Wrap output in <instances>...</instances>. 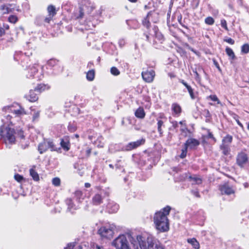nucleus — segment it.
Wrapping results in <instances>:
<instances>
[{"instance_id":"16","label":"nucleus","mask_w":249,"mask_h":249,"mask_svg":"<svg viewBox=\"0 0 249 249\" xmlns=\"http://www.w3.org/2000/svg\"><path fill=\"white\" fill-rule=\"evenodd\" d=\"M35 90H30L29 93L25 95V98L31 102H34L38 100V96L35 93Z\"/></svg>"},{"instance_id":"23","label":"nucleus","mask_w":249,"mask_h":249,"mask_svg":"<svg viewBox=\"0 0 249 249\" xmlns=\"http://www.w3.org/2000/svg\"><path fill=\"white\" fill-rule=\"evenodd\" d=\"M180 130L181 133L185 137L188 136H191L193 135V132L187 128L186 125H185L184 126H182Z\"/></svg>"},{"instance_id":"1","label":"nucleus","mask_w":249,"mask_h":249,"mask_svg":"<svg viewBox=\"0 0 249 249\" xmlns=\"http://www.w3.org/2000/svg\"><path fill=\"white\" fill-rule=\"evenodd\" d=\"M171 210L170 206H166L162 209V211L157 212L154 217V222L156 228L160 232L167 231L169 229V220L167 216Z\"/></svg>"},{"instance_id":"58","label":"nucleus","mask_w":249,"mask_h":249,"mask_svg":"<svg viewBox=\"0 0 249 249\" xmlns=\"http://www.w3.org/2000/svg\"><path fill=\"white\" fill-rule=\"evenodd\" d=\"M94 249H105L103 246H100L98 245H96L95 246L93 247Z\"/></svg>"},{"instance_id":"48","label":"nucleus","mask_w":249,"mask_h":249,"mask_svg":"<svg viewBox=\"0 0 249 249\" xmlns=\"http://www.w3.org/2000/svg\"><path fill=\"white\" fill-rule=\"evenodd\" d=\"M14 178H15V180H16L17 181H18L19 182H21L23 179V176H22L18 174L15 175Z\"/></svg>"},{"instance_id":"57","label":"nucleus","mask_w":249,"mask_h":249,"mask_svg":"<svg viewBox=\"0 0 249 249\" xmlns=\"http://www.w3.org/2000/svg\"><path fill=\"white\" fill-rule=\"evenodd\" d=\"M192 193L196 197H199L200 196L197 191L193 190L192 191Z\"/></svg>"},{"instance_id":"9","label":"nucleus","mask_w":249,"mask_h":249,"mask_svg":"<svg viewBox=\"0 0 249 249\" xmlns=\"http://www.w3.org/2000/svg\"><path fill=\"white\" fill-rule=\"evenodd\" d=\"M219 189L222 195H230L234 193V191L228 183H224L219 186Z\"/></svg>"},{"instance_id":"40","label":"nucleus","mask_w":249,"mask_h":249,"mask_svg":"<svg viewBox=\"0 0 249 249\" xmlns=\"http://www.w3.org/2000/svg\"><path fill=\"white\" fill-rule=\"evenodd\" d=\"M110 72L112 75L117 76L120 74V72L119 70L115 67H113L110 69Z\"/></svg>"},{"instance_id":"14","label":"nucleus","mask_w":249,"mask_h":249,"mask_svg":"<svg viewBox=\"0 0 249 249\" xmlns=\"http://www.w3.org/2000/svg\"><path fill=\"white\" fill-rule=\"evenodd\" d=\"M179 82L182 84L187 89L192 99H195L196 97L194 93V89L183 79H179Z\"/></svg>"},{"instance_id":"12","label":"nucleus","mask_w":249,"mask_h":249,"mask_svg":"<svg viewBox=\"0 0 249 249\" xmlns=\"http://www.w3.org/2000/svg\"><path fill=\"white\" fill-rule=\"evenodd\" d=\"M193 71L195 73V78L196 80L200 83L201 82V77L200 76V73H205L204 70L200 66H198L195 68L193 69Z\"/></svg>"},{"instance_id":"11","label":"nucleus","mask_w":249,"mask_h":249,"mask_svg":"<svg viewBox=\"0 0 249 249\" xmlns=\"http://www.w3.org/2000/svg\"><path fill=\"white\" fill-rule=\"evenodd\" d=\"M199 144L200 142L194 138H190L186 141L184 143V145L188 148L194 149H195L196 146L199 145Z\"/></svg>"},{"instance_id":"41","label":"nucleus","mask_w":249,"mask_h":249,"mask_svg":"<svg viewBox=\"0 0 249 249\" xmlns=\"http://www.w3.org/2000/svg\"><path fill=\"white\" fill-rule=\"evenodd\" d=\"M68 130L71 132H74L76 130V125L74 123H72V124L70 123L68 126Z\"/></svg>"},{"instance_id":"21","label":"nucleus","mask_w":249,"mask_h":249,"mask_svg":"<svg viewBox=\"0 0 249 249\" xmlns=\"http://www.w3.org/2000/svg\"><path fill=\"white\" fill-rule=\"evenodd\" d=\"M220 148L224 155L227 156L230 154L231 151L230 145L222 143L220 146Z\"/></svg>"},{"instance_id":"61","label":"nucleus","mask_w":249,"mask_h":249,"mask_svg":"<svg viewBox=\"0 0 249 249\" xmlns=\"http://www.w3.org/2000/svg\"><path fill=\"white\" fill-rule=\"evenodd\" d=\"M178 123L180 124H181L182 125V126H184L185 125H186L185 124V121H180Z\"/></svg>"},{"instance_id":"7","label":"nucleus","mask_w":249,"mask_h":249,"mask_svg":"<svg viewBox=\"0 0 249 249\" xmlns=\"http://www.w3.org/2000/svg\"><path fill=\"white\" fill-rule=\"evenodd\" d=\"M248 157L247 154L241 152L236 156V163L240 167H243L248 161Z\"/></svg>"},{"instance_id":"51","label":"nucleus","mask_w":249,"mask_h":249,"mask_svg":"<svg viewBox=\"0 0 249 249\" xmlns=\"http://www.w3.org/2000/svg\"><path fill=\"white\" fill-rule=\"evenodd\" d=\"M221 25L223 28H224L227 31L228 30V28L227 26V22L225 19H222L221 20Z\"/></svg>"},{"instance_id":"10","label":"nucleus","mask_w":249,"mask_h":249,"mask_svg":"<svg viewBox=\"0 0 249 249\" xmlns=\"http://www.w3.org/2000/svg\"><path fill=\"white\" fill-rule=\"evenodd\" d=\"M143 79L147 83L152 82L155 76V71L153 70L146 71L142 72Z\"/></svg>"},{"instance_id":"35","label":"nucleus","mask_w":249,"mask_h":249,"mask_svg":"<svg viewBox=\"0 0 249 249\" xmlns=\"http://www.w3.org/2000/svg\"><path fill=\"white\" fill-rule=\"evenodd\" d=\"M74 196H75L76 199L78 201H80L81 199H83V198H84L83 194L82 192L80 191H75V193H74Z\"/></svg>"},{"instance_id":"33","label":"nucleus","mask_w":249,"mask_h":249,"mask_svg":"<svg viewBox=\"0 0 249 249\" xmlns=\"http://www.w3.org/2000/svg\"><path fill=\"white\" fill-rule=\"evenodd\" d=\"M48 148H50L51 151H57L58 149H60V148H57L56 145L54 144L53 142L51 140H48Z\"/></svg>"},{"instance_id":"25","label":"nucleus","mask_w":249,"mask_h":249,"mask_svg":"<svg viewBox=\"0 0 249 249\" xmlns=\"http://www.w3.org/2000/svg\"><path fill=\"white\" fill-rule=\"evenodd\" d=\"M8 109L12 113H14L17 116H19L21 114H25L24 109L23 108L20 107V109L17 110H13L11 107H8Z\"/></svg>"},{"instance_id":"31","label":"nucleus","mask_w":249,"mask_h":249,"mask_svg":"<svg viewBox=\"0 0 249 249\" xmlns=\"http://www.w3.org/2000/svg\"><path fill=\"white\" fill-rule=\"evenodd\" d=\"M30 174L34 180L38 181L39 179L38 174L34 169L30 170Z\"/></svg>"},{"instance_id":"59","label":"nucleus","mask_w":249,"mask_h":249,"mask_svg":"<svg viewBox=\"0 0 249 249\" xmlns=\"http://www.w3.org/2000/svg\"><path fill=\"white\" fill-rule=\"evenodd\" d=\"M5 34V31L4 29L1 27H0V36H2Z\"/></svg>"},{"instance_id":"43","label":"nucleus","mask_w":249,"mask_h":249,"mask_svg":"<svg viewBox=\"0 0 249 249\" xmlns=\"http://www.w3.org/2000/svg\"><path fill=\"white\" fill-rule=\"evenodd\" d=\"M188 148L184 145V148L181 150V153L180 155V157L181 159H183L186 157L187 153Z\"/></svg>"},{"instance_id":"22","label":"nucleus","mask_w":249,"mask_h":249,"mask_svg":"<svg viewBox=\"0 0 249 249\" xmlns=\"http://www.w3.org/2000/svg\"><path fill=\"white\" fill-rule=\"evenodd\" d=\"M153 30L155 33V36L156 38H157L161 43L163 41V35L158 31V29L157 26H154L153 27Z\"/></svg>"},{"instance_id":"49","label":"nucleus","mask_w":249,"mask_h":249,"mask_svg":"<svg viewBox=\"0 0 249 249\" xmlns=\"http://www.w3.org/2000/svg\"><path fill=\"white\" fill-rule=\"evenodd\" d=\"M209 98L213 101L217 102V104H221L220 101L218 99L217 97L215 95H211L209 96Z\"/></svg>"},{"instance_id":"55","label":"nucleus","mask_w":249,"mask_h":249,"mask_svg":"<svg viewBox=\"0 0 249 249\" xmlns=\"http://www.w3.org/2000/svg\"><path fill=\"white\" fill-rule=\"evenodd\" d=\"M53 18V17L48 15V17L45 18V21L46 22L49 23L50 21Z\"/></svg>"},{"instance_id":"45","label":"nucleus","mask_w":249,"mask_h":249,"mask_svg":"<svg viewBox=\"0 0 249 249\" xmlns=\"http://www.w3.org/2000/svg\"><path fill=\"white\" fill-rule=\"evenodd\" d=\"M8 20L12 23H15L18 21V18L15 15H11L8 18Z\"/></svg>"},{"instance_id":"52","label":"nucleus","mask_w":249,"mask_h":249,"mask_svg":"<svg viewBox=\"0 0 249 249\" xmlns=\"http://www.w3.org/2000/svg\"><path fill=\"white\" fill-rule=\"evenodd\" d=\"M40 112L39 111H35L33 116V121H35L39 117Z\"/></svg>"},{"instance_id":"20","label":"nucleus","mask_w":249,"mask_h":249,"mask_svg":"<svg viewBox=\"0 0 249 249\" xmlns=\"http://www.w3.org/2000/svg\"><path fill=\"white\" fill-rule=\"evenodd\" d=\"M109 213H114L117 212L119 209V205L115 203H109L107 206Z\"/></svg>"},{"instance_id":"30","label":"nucleus","mask_w":249,"mask_h":249,"mask_svg":"<svg viewBox=\"0 0 249 249\" xmlns=\"http://www.w3.org/2000/svg\"><path fill=\"white\" fill-rule=\"evenodd\" d=\"M232 141V137L230 135H227L223 138L222 141V143L227 144L230 145Z\"/></svg>"},{"instance_id":"47","label":"nucleus","mask_w":249,"mask_h":249,"mask_svg":"<svg viewBox=\"0 0 249 249\" xmlns=\"http://www.w3.org/2000/svg\"><path fill=\"white\" fill-rule=\"evenodd\" d=\"M58 63V61L56 60L55 59H50L48 62V65L50 66H54L57 65Z\"/></svg>"},{"instance_id":"50","label":"nucleus","mask_w":249,"mask_h":249,"mask_svg":"<svg viewBox=\"0 0 249 249\" xmlns=\"http://www.w3.org/2000/svg\"><path fill=\"white\" fill-rule=\"evenodd\" d=\"M30 70L31 73L30 77L34 76V74L37 72V69L35 66L32 67Z\"/></svg>"},{"instance_id":"24","label":"nucleus","mask_w":249,"mask_h":249,"mask_svg":"<svg viewBox=\"0 0 249 249\" xmlns=\"http://www.w3.org/2000/svg\"><path fill=\"white\" fill-rule=\"evenodd\" d=\"M135 115L137 118H143L145 116V112L143 108H138L135 111Z\"/></svg>"},{"instance_id":"60","label":"nucleus","mask_w":249,"mask_h":249,"mask_svg":"<svg viewBox=\"0 0 249 249\" xmlns=\"http://www.w3.org/2000/svg\"><path fill=\"white\" fill-rule=\"evenodd\" d=\"M72 246L71 244H69L67 247L65 248V249H72Z\"/></svg>"},{"instance_id":"38","label":"nucleus","mask_w":249,"mask_h":249,"mask_svg":"<svg viewBox=\"0 0 249 249\" xmlns=\"http://www.w3.org/2000/svg\"><path fill=\"white\" fill-rule=\"evenodd\" d=\"M46 87V86L44 84H39L35 88V90L41 92L45 90Z\"/></svg>"},{"instance_id":"46","label":"nucleus","mask_w":249,"mask_h":249,"mask_svg":"<svg viewBox=\"0 0 249 249\" xmlns=\"http://www.w3.org/2000/svg\"><path fill=\"white\" fill-rule=\"evenodd\" d=\"M84 16V12L83 8L82 7L79 8V14L76 16L77 18H83Z\"/></svg>"},{"instance_id":"26","label":"nucleus","mask_w":249,"mask_h":249,"mask_svg":"<svg viewBox=\"0 0 249 249\" xmlns=\"http://www.w3.org/2000/svg\"><path fill=\"white\" fill-rule=\"evenodd\" d=\"M187 241L191 244L195 249H199L200 248L198 242L194 238L188 239Z\"/></svg>"},{"instance_id":"54","label":"nucleus","mask_w":249,"mask_h":249,"mask_svg":"<svg viewBox=\"0 0 249 249\" xmlns=\"http://www.w3.org/2000/svg\"><path fill=\"white\" fill-rule=\"evenodd\" d=\"M224 41L231 44H233L234 43V40H233L231 38H229L227 39H225Z\"/></svg>"},{"instance_id":"39","label":"nucleus","mask_w":249,"mask_h":249,"mask_svg":"<svg viewBox=\"0 0 249 249\" xmlns=\"http://www.w3.org/2000/svg\"><path fill=\"white\" fill-rule=\"evenodd\" d=\"M241 52L244 53H247L249 52V44H245L241 47Z\"/></svg>"},{"instance_id":"44","label":"nucleus","mask_w":249,"mask_h":249,"mask_svg":"<svg viewBox=\"0 0 249 249\" xmlns=\"http://www.w3.org/2000/svg\"><path fill=\"white\" fill-rule=\"evenodd\" d=\"M52 183L55 186H59L60 185V179L58 178H54L52 180Z\"/></svg>"},{"instance_id":"8","label":"nucleus","mask_w":249,"mask_h":249,"mask_svg":"<svg viewBox=\"0 0 249 249\" xmlns=\"http://www.w3.org/2000/svg\"><path fill=\"white\" fill-rule=\"evenodd\" d=\"M137 240L134 244V249H147L146 242L143 237L138 236Z\"/></svg>"},{"instance_id":"36","label":"nucleus","mask_w":249,"mask_h":249,"mask_svg":"<svg viewBox=\"0 0 249 249\" xmlns=\"http://www.w3.org/2000/svg\"><path fill=\"white\" fill-rule=\"evenodd\" d=\"M189 178L191 180L193 181L195 184H200L202 183L201 179L197 177H192L190 176Z\"/></svg>"},{"instance_id":"56","label":"nucleus","mask_w":249,"mask_h":249,"mask_svg":"<svg viewBox=\"0 0 249 249\" xmlns=\"http://www.w3.org/2000/svg\"><path fill=\"white\" fill-rule=\"evenodd\" d=\"M171 123L172 124V126L174 128H177L178 127V123L177 121H173L171 122Z\"/></svg>"},{"instance_id":"19","label":"nucleus","mask_w":249,"mask_h":249,"mask_svg":"<svg viewBox=\"0 0 249 249\" xmlns=\"http://www.w3.org/2000/svg\"><path fill=\"white\" fill-rule=\"evenodd\" d=\"M47 140L44 141L39 143L38 146V150L40 154H42L46 152L49 148L48 146Z\"/></svg>"},{"instance_id":"53","label":"nucleus","mask_w":249,"mask_h":249,"mask_svg":"<svg viewBox=\"0 0 249 249\" xmlns=\"http://www.w3.org/2000/svg\"><path fill=\"white\" fill-rule=\"evenodd\" d=\"M67 143L65 142H64L63 140H62L61 142V146L64 148L66 149L67 150H68L69 149V148L67 146Z\"/></svg>"},{"instance_id":"6","label":"nucleus","mask_w":249,"mask_h":249,"mask_svg":"<svg viewBox=\"0 0 249 249\" xmlns=\"http://www.w3.org/2000/svg\"><path fill=\"white\" fill-rule=\"evenodd\" d=\"M145 142V140L142 139L141 140H139L136 142H130L128 143L126 145L123 146V150L124 151H130L133 149H134L141 145L144 144Z\"/></svg>"},{"instance_id":"18","label":"nucleus","mask_w":249,"mask_h":249,"mask_svg":"<svg viewBox=\"0 0 249 249\" xmlns=\"http://www.w3.org/2000/svg\"><path fill=\"white\" fill-rule=\"evenodd\" d=\"M103 197L101 194H96L92 197V202L95 205H100L102 203Z\"/></svg>"},{"instance_id":"63","label":"nucleus","mask_w":249,"mask_h":249,"mask_svg":"<svg viewBox=\"0 0 249 249\" xmlns=\"http://www.w3.org/2000/svg\"><path fill=\"white\" fill-rule=\"evenodd\" d=\"M85 187L86 188H89L90 187V184L89 183H86L85 184Z\"/></svg>"},{"instance_id":"13","label":"nucleus","mask_w":249,"mask_h":249,"mask_svg":"<svg viewBox=\"0 0 249 249\" xmlns=\"http://www.w3.org/2000/svg\"><path fill=\"white\" fill-rule=\"evenodd\" d=\"M12 4H6L0 6V13L2 15L7 14L12 12L14 8H12Z\"/></svg>"},{"instance_id":"4","label":"nucleus","mask_w":249,"mask_h":249,"mask_svg":"<svg viewBox=\"0 0 249 249\" xmlns=\"http://www.w3.org/2000/svg\"><path fill=\"white\" fill-rule=\"evenodd\" d=\"M112 246H114L116 249H122L128 246V242L124 234L120 235L115 238L112 243Z\"/></svg>"},{"instance_id":"28","label":"nucleus","mask_w":249,"mask_h":249,"mask_svg":"<svg viewBox=\"0 0 249 249\" xmlns=\"http://www.w3.org/2000/svg\"><path fill=\"white\" fill-rule=\"evenodd\" d=\"M212 139L214 142H216V139L214 137L213 134L209 130H208V135H204L202 136V142L203 143H206V142L205 141V139Z\"/></svg>"},{"instance_id":"2","label":"nucleus","mask_w":249,"mask_h":249,"mask_svg":"<svg viewBox=\"0 0 249 249\" xmlns=\"http://www.w3.org/2000/svg\"><path fill=\"white\" fill-rule=\"evenodd\" d=\"M0 135L7 146L15 143L16 135L21 139H24L22 130L19 129L15 130L14 128L5 127L4 125L0 126Z\"/></svg>"},{"instance_id":"34","label":"nucleus","mask_w":249,"mask_h":249,"mask_svg":"<svg viewBox=\"0 0 249 249\" xmlns=\"http://www.w3.org/2000/svg\"><path fill=\"white\" fill-rule=\"evenodd\" d=\"M95 76L94 70H90L87 73V78L89 81H92Z\"/></svg>"},{"instance_id":"32","label":"nucleus","mask_w":249,"mask_h":249,"mask_svg":"<svg viewBox=\"0 0 249 249\" xmlns=\"http://www.w3.org/2000/svg\"><path fill=\"white\" fill-rule=\"evenodd\" d=\"M226 52L227 55L230 57V59L233 60L235 58V55L232 50L230 48L227 47L226 48Z\"/></svg>"},{"instance_id":"42","label":"nucleus","mask_w":249,"mask_h":249,"mask_svg":"<svg viewBox=\"0 0 249 249\" xmlns=\"http://www.w3.org/2000/svg\"><path fill=\"white\" fill-rule=\"evenodd\" d=\"M205 22L207 24L211 25L214 23V20L213 18L209 17L205 18Z\"/></svg>"},{"instance_id":"5","label":"nucleus","mask_w":249,"mask_h":249,"mask_svg":"<svg viewBox=\"0 0 249 249\" xmlns=\"http://www.w3.org/2000/svg\"><path fill=\"white\" fill-rule=\"evenodd\" d=\"M147 249H164L159 241L152 236L147 238Z\"/></svg>"},{"instance_id":"64","label":"nucleus","mask_w":249,"mask_h":249,"mask_svg":"<svg viewBox=\"0 0 249 249\" xmlns=\"http://www.w3.org/2000/svg\"><path fill=\"white\" fill-rule=\"evenodd\" d=\"M144 35L146 37V40L147 41H149V35L147 34H144Z\"/></svg>"},{"instance_id":"27","label":"nucleus","mask_w":249,"mask_h":249,"mask_svg":"<svg viewBox=\"0 0 249 249\" xmlns=\"http://www.w3.org/2000/svg\"><path fill=\"white\" fill-rule=\"evenodd\" d=\"M47 11L49 15L54 17L56 14V10L54 6L50 5L47 7Z\"/></svg>"},{"instance_id":"62","label":"nucleus","mask_w":249,"mask_h":249,"mask_svg":"<svg viewBox=\"0 0 249 249\" xmlns=\"http://www.w3.org/2000/svg\"><path fill=\"white\" fill-rule=\"evenodd\" d=\"M11 118H12V116L9 114L6 115V119L7 120V121H10ZM9 122H10V123H11L10 121H9Z\"/></svg>"},{"instance_id":"29","label":"nucleus","mask_w":249,"mask_h":249,"mask_svg":"<svg viewBox=\"0 0 249 249\" xmlns=\"http://www.w3.org/2000/svg\"><path fill=\"white\" fill-rule=\"evenodd\" d=\"M66 202L67 205H68V210L70 211L71 212V213H73V212H72V210L73 209L75 210L76 208L75 207L74 205L73 204L72 199L71 198H68L66 199Z\"/></svg>"},{"instance_id":"17","label":"nucleus","mask_w":249,"mask_h":249,"mask_svg":"<svg viewBox=\"0 0 249 249\" xmlns=\"http://www.w3.org/2000/svg\"><path fill=\"white\" fill-rule=\"evenodd\" d=\"M153 14V12L152 11L148 12L147 16L142 20V25L147 29H149L150 26L151 17Z\"/></svg>"},{"instance_id":"3","label":"nucleus","mask_w":249,"mask_h":249,"mask_svg":"<svg viewBox=\"0 0 249 249\" xmlns=\"http://www.w3.org/2000/svg\"><path fill=\"white\" fill-rule=\"evenodd\" d=\"M115 226L112 225L102 226L98 231V233L102 239H110L114 234Z\"/></svg>"},{"instance_id":"15","label":"nucleus","mask_w":249,"mask_h":249,"mask_svg":"<svg viewBox=\"0 0 249 249\" xmlns=\"http://www.w3.org/2000/svg\"><path fill=\"white\" fill-rule=\"evenodd\" d=\"M172 110L173 111V116L178 117L181 112V108L179 104L175 103L172 105Z\"/></svg>"},{"instance_id":"37","label":"nucleus","mask_w":249,"mask_h":249,"mask_svg":"<svg viewBox=\"0 0 249 249\" xmlns=\"http://www.w3.org/2000/svg\"><path fill=\"white\" fill-rule=\"evenodd\" d=\"M158 131L160 135V136L162 135L163 131L161 129V126L163 125V122L161 120L158 121Z\"/></svg>"}]
</instances>
